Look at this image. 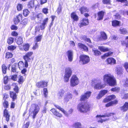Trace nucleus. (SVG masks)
Returning a JSON list of instances; mask_svg holds the SVG:
<instances>
[{
    "label": "nucleus",
    "mask_w": 128,
    "mask_h": 128,
    "mask_svg": "<svg viewBox=\"0 0 128 128\" xmlns=\"http://www.w3.org/2000/svg\"><path fill=\"white\" fill-rule=\"evenodd\" d=\"M103 80L111 86H114L116 84L115 79L113 76L110 74H107L104 76Z\"/></svg>",
    "instance_id": "obj_1"
},
{
    "label": "nucleus",
    "mask_w": 128,
    "mask_h": 128,
    "mask_svg": "<svg viewBox=\"0 0 128 128\" xmlns=\"http://www.w3.org/2000/svg\"><path fill=\"white\" fill-rule=\"evenodd\" d=\"M114 113H106L104 115H97L96 118H97L98 121L99 122L102 123L104 122L106 120H108L109 119H102V117H105L107 116L109 117L111 116H113L112 120H115L117 119V118L115 116Z\"/></svg>",
    "instance_id": "obj_2"
},
{
    "label": "nucleus",
    "mask_w": 128,
    "mask_h": 128,
    "mask_svg": "<svg viewBox=\"0 0 128 128\" xmlns=\"http://www.w3.org/2000/svg\"><path fill=\"white\" fill-rule=\"evenodd\" d=\"M40 108L39 106L36 104H32L29 110L30 112L32 113L33 118H34L37 114L38 113Z\"/></svg>",
    "instance_id": "obj_3"
},
{
    "label": "nucleus",
    "mask_w": 128,
    "mask_h": 128,
    "mask_svg": "<svg viewBox=\"0 0 128 128\" xmlns=\"http://www.w3.org/2000/svg\"><path fill=\"white\" fill-rule=\"evenodd\" d=\"M91 82V85L94 86V89L100 90L104 87L101 84V82L99 80L94 79Z\"/></svg>",
    "instance_id": "obj_4"
},
{
    "label": "nucleus",
    "mask_w": 128,
    "mask_h": 128,
    "mask_svg": "<svg viewBox=\"0 0 128 128\" xmlns=\"http://www.w3.org/2000/svg\"><path fill=\"white\" fill-rule=\"evenodd\" d=\"M72 73L71 69L69 68H66L64 77V81L65 82L69 81V79L71 76Z\"/></svg>",
    "instance_id": "obj_5"
},
{
    "label": "nucleus",
    "mask_w": 128,
    "mask_h": 128,
    "mask_svg": "<svg viewBox=\"0 0 128 128\" xmlns=\"http://www.w3.org/2000/svg\"><path fill=\"white\" fill-rule=\"evenodd\" d=\"M78 78L75 75H73L70 80V86L71 87H74L77 85L79 83Z\"/></svg>",
    "instance_id": "obj_6"
},
{
    "label": "nucleus",
    "mask_w": 128,
    "mask_h": 128,
    "mask_svg": "<svg viewBox=\"0 0 128 128\" xmlns=\"http://www.w3.org/2000/svg\"><path fill=\"white\" fill-rule=\"evenodd\" d=\"M33 54V52H30L26 53L23 56V58L25 60V66L26 68L28 66V62H31V60L30 57Z\"/></svg>",
    "instance_id": "obj_7"
},
{
    "label": "nucleus",
    "mask_w": 128,
    "mask_h": 128,
    "mask_svg": "<svg viewBox=\"0 0 128 128\" xmlns=\"http://www.w3.org/2000/svg\"><path fill=\"white\" fill-rule=\"evenodd\" d=\"M89 106L87 104H79L78 106V109L81 112H86L89 111Z\"/></svg>",
    "instance_id": "obj_8"
},
{
    "label": "nucleus",
    "mask_w": 128,
    "mask_h": 128,
    "mask_svg": "<svg viewBox=\"0 0 128 128\" xmlns=\"http://www.w3.org/2000/svg\"><path fill=\"white\" fill-rule=\"evenodd\" d=\"M90 60V58L87 56L82 55L80 56V62L83 64L88 63Z\"/></svg>",
    "instance_id": "obj_9"
},
{
    "label": "nucleus",
    "mask_w": 128,
    "mask_h": 128,
    "mask_svg": "<svg viewBox=\"0 0 128 128\" xmlns=\"http://www.w3.org/2000/svg\"><path fill=\"white\" fill-rule=\"evenodd\" d=\"M91 93L90 92H87L83 95H82L80 97V100L84 101L88 99L90 96Z\"/></svg>",
    "instance_id": "obj_10"
},
{
    "label": "nucleus",
    "mask_w": 128,
    "mask_h": 128,
    "mask_svg": "<svg viewBox=\"0 0 128 128\" xmlns=\"http://www.w3.org/2000/svg\"><path fill=\"white\" fill-rule=\"evenodd\" d=\"M66 54L68 57V60L70 62H72L73 57V51L71 50H69L66 52Z\"/></svg>",
    "instance_id": "obj_11"
},
{
    "label": "nucleus",
    "mask_w": 128,
    "mask_h": 128,
    "mask_svg": "<svg viewBox=\"0 0 128 128\" xmlns=\"http://www.w3.org/2000/svg\"><path fill=\"white\" fill-rule=\"evenodd\" d=\"M48 82L47 81L40 82L36 84V86L39 88H43L47 86Z\"/></svg>",
    "instance_id": "obj_12"
},
{
    "label": "nucleus",
    "mask_w": 128,
    "mask_h": 128,
    "mask_svg": "<svg viewBox=\"0 0 128 128\" xmlns=\"http://www.w3.org/2000/svg\"><path fill=\"white\" fill-rule=\"evenodd\" d=\"M88 24V19L87 18H84L80 21V23L78 24L79 26L81 27L83 26H86Z\"/></svg>",
    "instance_id": "obj_13"
},
{
    "label": "nucleus",
    "mask_w": 128,
    "mask_h": 128,
    "mask_svg": "<svg viewBox=\"0 0 128 128\" xmlns=\"http://www.w3.org/2000/svg\"><path fill=\"white\" fill-rule=\"evenodd\" d=\"M108 92V90H102L100 91L99 94L98 95L96 98L97 99H99L104 96Z\"/></svg>",
    "instance_id": "obj_14"
},
{
    "label": "nucleus",
    "mask_w": 128,
    "mask_h": 128,
    "mask_svg": "<svg viewBox=\"0 0 128 128\" xmlns=\"http://www.w3.org/2000/svg\"><path fill=\"white\" fill-rule=\"evenodd\" d=\"M4 116L6 118V120L7 122L9 121L10 115L9 114V112L6 108H5L4 110Z\"/></svg>",
    "instance_id": "obj_15"
},
{
    "label": "nucleus",
    "mask_w": 128,
    "mask_h": 128,
    "mask_svg": "<svg viewBox=\"0 0 128 128\" xmlns=\"http://www.w3.org/2000/svg\"><path fill=\"white\" fill-rule=\"evenodd\" d=\"M22 19V14H20L16 16L14 18V22L15 24H17L19 23Z\"/></svg>",
    "instance_id": "obj_16"
},
{
    "label": "nucleus",
    "mask_w": 128,
    "mask_h": 128,
    "mask_svg": "<svg viewBox=\"0 0 128 128\" xmlns=\"http://www.w3.org/2000/svg\"><path fill=\"white\" fill-rule=\"evenodd\" d=\"M48 18H46L43 20V22L40 25V28L41 30H42L45 29L46 25L48 22Z\"/></svg>",
    "instance_id": "obj_17"
},
{
    "label": "nucleus",
    "mask_w": 128,
    "mask_h": 128,
    "mask_svg": "<svg viewBox=\"0 0 128 128\" xmlns=\"http://www.w3.org/2000/svg\"><path fill=\"white\" fill-rule=\"evenodd\" d=\"M72 94L70 92H68L66 95L64 99V102H68L70 99H71L72 98Z\"/></svg>",
    "instance_id": "obj_18"
},
{
    "label": "nucleus",
    "mask_w": 128,
    "mask_h": 128,
    "mask_svg": "<svg viewBox=\"0 0 128 128\" xmlns=\"http://www.w3.org/2000/svg\"><path fill=\"white\" fill-rule=\"evenodd\" d=\"M121 109L123 112H126L128 110V101L125 102L124 105L121 107Z\"/></svg>",
    "instance_id": "obj_19"
},
{
    "label": "nucleus",
    "mask_w": 128,
    "mask_h": 128,
    "mask_svg": "<svg viewBox=\"0 0 128 128\" xmlns=\"http://www.w3.org/2000/svg\"><path fill=\"white\" fill-rule=\"evenodd\" d=\"M106 62L108 64H113L116 63V60L114 58H109L106 60Z\"/></svg>",
    "instance_id": "obj_20"
},
{
    "label": "nucleus",
    "mask_w": 128,
    "mask_h": 128,
    "mask_svg": "<svg viewBox=\"0 0 128 128\" xmlns=\"http://www.w3.org/2000/svg\"><path fill=\"white\" fill-rule=\"evenodd\" d=\"M64 92L65 91L64 90H60L57 94V97L58 99L59 100L61 99L64 96Z\"/></svg>",
    "instance_id": "obj_21"
},
{
    "label": "nucleus",
    "mask_w": 128,
    "mask_h": 128,
    "mask_svg": "<svg viewBox=\"0 0 128 128\" xmlns=\"http://www.w3.org/2000/svg\"><path fill=\"white\" fill-rule=\"evenodd\" d=\"M107 37L106 34L104 32H101V36L99 38L100 40H105L107 39Z\"/></svg>",
    "instance_id": "obj_22"
},
{
    "label": "nucleus",
    "mask_w": 128,
    "mask_h": 128,
    "mask_svg": "<svg viewBox=\"0 0 128 128\" xmlns=\"http://www.w3.org/2000/svg\"><path fill=\"white\" fill-rule=\"evenodd\" d=\"M50 111L54 114V115L60 118L62 116V115L59 112L56 110L55 109L53 108Z\"/></svg>",
    "instance_id": "obj_23"
},
{
    "label": "nucleus",
    "mask_w": 128,
    "mask_h": 128,
    "mask_svg": "<svg viewBox=\"0 0 128 128\" xmlns=\"http://www.w3.org/2000/svg\"><path fill=\"white\" fill-rule=\"evenodd\" d=\"M72 128H84L82 127L81 123L79 122L74 123L72 125Z\"/></svg>",
    "instance_id": "obj_24"
},
{
    "label": "nucleus",
    "mask_w": 128,
    "mask_h": 128,
    "mask_svg": "<svg viewBox=\"0 0 128 128\" xmlns=\"http://www.w3.org/2000/svg\"><path fill=\"white\" fill-rule=\"evenodd\" d=\"M115 98L116 96L115 95H112L108 96L106 99H105L104 101L105 102H108L110 100L114 99Z\"/></svg>",
    "instance_id": "obj_25"
},
{
    "label": "nucleus",
    "mask_w": 128,
    "mask_h": 128,
    "mask_svg": "<svg viewBox=\"0 0 128 128\" xmlns=\"http://www.w3.org/2000/svg\"><path fill=\"white\" fill-rule=\"evenodd\" d=\"M78 47L83 50L87 51L88 50V49L87 47L81 43H79L78 44Z\"/></svg>",
    "instance_id": "obj_26"
},
{
    "label": "nucleus",
    "mask_w": 128,
    "mask_h": 128,
    "mask_svg": "<svg viewBox=\"0 0 128 128\" xmlns=\"http://www.w3.org/2000/svg\"><path fill=\"white\" fill-rule=\"evenodd\" d=\"M104 15V12L102 11L99 12L98 13L97 20H102Z\"/></svg>",
    "instance_id": "obj_27"
},
{
    "label": "nucleus",
    "mask_w": 128,
    "mask_h": 128,
    "mask_svg": "<svg viewBox=\"0 0 128 128\" xmlns=\"http://www.w3.org/2000/svg\"><path fill=\"white\" fill-rule=\"evenodd\" d=\"M27 6L29 8H33L34 7V1L31 0L28 2L27 4Z\"/></svg>",
    "instance_id": "obj_28"
},
{
    "label": "nucleus",
    "mask_w": 128,
    "mask_h": 128,
    "mask_svg": "<svg viewBox=\"0 0 128 128\" xmlns=\"http://www.w3.org/2000/svg\"><path fill=\"white\" fill-rule=\"evenodd\" d=\"M10 97L12 98L13 101H14L16 98L17 95L16 93L12 91L10 92Z\"/></svg>",
    "instance_id": "obj_29"
},
{
    "label": "nucleus",
    "mask_w": 128,
    "mask_h": 128,
    "mask_svg": "<svg viewBox=\"0 0 128 128\" xmlns=\"http://www.w3.org/2000/svg\"><path fill=\"white\" fill-rule=\"evenodd\" d=\"M71 18L74 21H77L78 20V18L75 13H72L71 14Z\"/></svg>",
    "instance_id": "obj_30"
},
{
    "label": "nucleus",
    "mask_w": 128,
    "mask_h": 128,
    "mask_svg": "<svg viewBox=\"0 0 128 128\" xmlns=\"http://www.w3.org/2000/svg\"><path fill=\"white\" fill-rule=\"evenodd\" d=\"M16 42L19 45L23 43L22 38L20 36L16 38Z\"/></svg>",
    "instance_id": "obj_31"
},
{
    "label": "nucleus",
    "mask_w": 128,
    "mask_h": 128,
    "mask_svg": "<svg viewBox=\"0 0 128 128\" xmlns=\"http://www.w3.org/2000/svg\"><path fill=\"white\" fill-rule=\"evenodd\" d=\"M18 65L19 69L22 70L24 68L25 64H24L22 61H20L18 63ZM24 67H26L25 66Z\"/></svg>",
    "instance_id": "obj_32"
},
{
    "label": "nucleus",
    "mask_w": 128,
    "mask_h": 128,
    "mask_svg": "<svg viewBox=\"0 0 128 128\" xmlns=\"http://www.w3.org/2000/svg\"><path fill=\"white\" fill-rule=\"evenodd\" d=\"M117 100H115L114 101L108 103L106 104V107H108L109 106H112L114 104H117Z\"/></svg>",
    "instance_id": "obj_33"
},
{
    "label": "nucleus",
    "mask_w": 128,
    "mask_h": 128,
    "mask_svg": "<svg viewBox=\"0 0 128 128\" xmlns=\"http://www.w3.org/2000/svg\"><path fill=\"white\" fill-rule=\"evenodd\" d=\"M55 106L58 109L61 111L65 115H67L68 114L67 112L64 110V109L62 108H61L58 105H55Z\"/></svg>",
    "instance_id": "obj_34"
},
{
    "label": "nucleus",
    "mask_w": 128,
    "mask_h": 128,
    "mask_svg": "<svg viewBox=\"0 0 128 128\" xmlns=\"http://www.w3.org/2000/svg\"><path fill=\"white\" fill-rule=\"evenodd\" d=\"M81 14H82L84 12L88 11V9L86 7L84 6H82L79 9Z\"/></svg>",
    "instance_id": "obj_35"
},
{
    "label": "nucleus",
    "mask_w": 128,
    "mask_h": 128,
    "mask_svg": "<svg viewBox=\"0 0 128 128\" xmlns=\"http://www.w3.org/2000/svg\"><path fill=\"white\" fill-rule=\"evenodd\" d=\"M98 49L101 51L105 52L108 51V48H106L102 46H100L98 47Z\"/></svg>",
    "instance_id": "obj_36"
},
{
    "label": "nucleus",
    "mask_w": 128,
    "mask_h": 128,
    "mask_svg": "<svg viewBox=\"0 0 128 128\" xmlns=\"http://www.w3.org/2000/svg\"><path fill=\"white\" fill-rule=\"evenodd\" d=\"M12 86L14 87V90L17 93L18 92V87L17 84L15 83L12 84Z\"/></svg>",
    "instance_id": "obj_37"
},
{
    "label": "nucleus",
    "mask_w": 128,
    "mask_h": 128,
    "mask_svg": "<svg viewBox=\"0 0 128 128\" xmlns=\"http://www.w3.org/2000/svg\"><path fill=\"white\" fill-rule=\"evenodd\" d=\"M42 14H39L37 15L36 17L37 18L38 22H41L42 19Z\"/></svg>",
    "instance_id": "obj_38"
},
{
    "label": "nucleus",
    "mask_w": 128,
    "mask_h": 128,
    "mask_svg": "<svg viewBox=\"0 0 128 128\" xmlns=\"http://www.w3.org/2000/svg\"><path fill=\"white\" fill-rule=\"evenodd\" d=\"M123 83V86L124 87H128V78H126V80L122 81Z\"/></svg>",
    "instance_id": "obj_39"
},
{
    "label": "nucleus",
    "mask_w": 128,
    "mask_h": 128,
    "mask_svg": "<svg viewBox=\"0 0 128 128\" xmlns=\"http://www.w3.org/2000/svg\"><path fill=\"white\" fill-rule=\"evenodd\" d=\"M2 68L3 73L4 74H6L7 67L4 64H2Z\"/></svg>",
    "instance_id": "obj_40"
},
{
    "label": "nucleus",
    "mask_w": 128,
    "mask_h": 128,
    "mask_svg": "<svg viewBox=\"0 0 128 128\" xmlns=\"http://www.w3.org/2000/svg\"><path fill=\"white\" fill-rule=\"evenodd\" d=\"M13 56L12 53L10 52H7L6 54L5 57L6 58L8 59L12 58Z\"/></svg>",
    "instance_id": "obj_41"
},
{
    "label": "nucleus",
    "mask_w": 128,
    "mask_h": 128,
    "mask_svg": "<svg viewBox=\"0 0 128 128\" xmlns=\"http://www.w3.org/2000/svg\"><path fill=\"white\" fill-rule=\"evenodd\" d=\"M92 51L94 52V54L95 56H98L100 55L101 54L100 52L97 50H94L92 49Z\"/></svg>",
    "instance_id": "obj_42"
},
{
    "label": "nucleus",
    "mask_w": 128,
    "mask_h": 128,
    "mask_svg": "<svg viewBox=\"0 0 128 128\" xmlns=\"http://www.w3.org/2000/svg\"><path fill=\"white\" fill-rule=\"evenodd\" d=\"M42 36H39L35 38L34 42H40L41 41Z\"/></svg>",
    "instance_id": "obj_43"
},
{
    "label": "nucleus",
    "mask_w": 128,
    "mask_h": 128,
    "mask_svg": "<svg viewBox=\"0 0 128 128\" xmlns=\"http://www.w3.org/2000/svg\"><path fill=\"white\" fill-rule=\"evenodd\" d=\"M17 10L18 11L21 10L23 8V5L21 4H18L16 6Z\"/></svg>",
    "instance_id": "obj_44"
},
{
    "label": "nucleus",
    "mask_w": 128,
    "mask_h": 128,
    "mask_svg": "<svg viewBox=\"0 0 128 128\" xmlns=\"http://www.w3.org/2000/svg\"><path fill=\"white\" fill-rule=\"evenodd\" d=\"M16 48V46L11 45L10 46H9L8 48V50L13 51L15 50Z\"/></svg>",
    "instance_id": "obj_45"
},
{
    "label": "nucleus",
    "mask_w": 128,
    "mask_h": 128,
    "mask_svg": "<svg viewBox=\"0 0 128 128\" xmlns=\"http://www.w3.org/2000/svg\"><path fill=\"white\" fill-rule=\"evenodd\" d=\"M112 25L114 26H118L119 24V22L116 20L112 21Z\"/></svg>",
    "instance_id": "obj_46"
},
{
    "label": "nucleus",
    "mask_w": 128,
    "mask_h": 128,
    "mask_svg": "<svg viewBox=\"0 0 128 128\" xmlns=\"http://www.w3.org/2000/svg\"><path fill=\"white\" fill-rule=\"evenodd\" d=\"M14 40V38L12 37H10L8 38L7 43L9 44H12Z\"/></svg>",
    "instance_id": "obj_47"
},
{
    "label": "nucleus",
    "mask_w": 128,
    "mask_h": 128,
    "mask_svg": "<svg viewBox=\"0 0 128 128\" xmlns=\"http://www.w3.org/2000/svg\"><path fill=\"white\" fill-rule=\"evenodd\" d=\"M24 49L25 51H27L28 50L30 45L28 44H26L23 46Z\"/></svg>",
    "instance_id": "obj_48"
},
{
    "label": "nucleus",
    "mask_w": 128,
    "mask_h": 128,
    "mask_svg": "<svg viewBox=\"0 0 128 128\" xmlns=\"http://www.w3.org/2000/svg\"><path fill=\"white\" fill-rule=\"evenodd\" d=\"M30 13V12L28 9H24L23 10V14L25 16H27Z\"/></svg>",
    "instance_id": "obj_49"
},
{
    "label": "nucleus",
    "mask_w": 128,
    "mask_h": 128,
    "mask_svg": "<svg viewBox=\"0 0 128 128\" xmlns=\"http://www.w3.org/2000/svg\"><path fill=\"white\" fill-rule=\"evenodd\" d=\"M116 74L118 76L120 74V66H118L116 68Z\"/></svg>",
    "instance_id": "obj_50"
},
{
    "label": "nucleus",
    "mask_w": 128,
    "mask_h": 128,
    "mask_svg": "<svg viewBox=\"0 0 128 128\" xmlns=\"http://www.w3.org/2000/svg\"><path fill=\"white\" fill-rule=\"evenodd\" d=\"M128 33L127 30L126 28H123L120 29V33L123 34H126Z\"/></svg>",
    "instance_id": "obj_51"
},
{
    "label": "nucleus",
    "mask_w": 128,
    "mask_h": 128,
    "mask_svg": "<svg viewBox=\"0 0 128 128\" xmlns=\"http://www.w3.org/2000/svg\"><path fill=\"white\" fill-rule=\"evenodd\" d=\"M3 105L4 107L5 108H8V102L5 100L3 102Z\"/></svg>",
    "instance_id": "obj_52"
},
{
    "label": "nucleus",
    "mask_w": 128,
    "mask_h": 128,
    "mask_svg": "<svg viewBox=\"0 0 128 128\" xmlns=\"http://www.w3.org/2000/svg\"><path fill=\"white\" fill-rule=\"evenodd\" d=\"M43 94L44 95L45 97H46L48 94V91L47 89L44 88L43 89Z\"/></svg>",
    "instance_id": "obj_53"
},
{
    "label": "nucleus",
    "mask_w": 128,
    "mask_h": 128,
    "mask_svg": "<svg viewBox=\"0 0 128 128\" xmlns=\"http://www.w3.org/2000/svg\"><path fill=\"white\" fill-rule=\"evenodd\" d=\"M28 20L27 19H25L23 20L21 23V24L24 25H26L27 24Z\"/></svg>",
    "instance_id": "obj_54"
},
{
    "label": "nucleus",
    "mask_w": 128,
    "mask_h": 128,
    "mask_svg": "<svg viewBox=\"0 0 128 128\" xmlns=\"http://www.w3.org/2000/svg\"><path fill=\"white\" fill-rule=\"evenodd\" d=\"M48 10L47 8H44L42 9V12L44 14H46L48 13Z\"/></svg>",
    "instance_id": "obj_55"
},
{
    "label": "nucleus",
    "mask_w": 128,
    "mask_h": 128,
    "mask_svg": "<svg viewBox=\"0 0 128 128\" xmlns=\"http://www.w3.org/2000/svg\"><path fill=\"white\" fill-rule=\"evenodd\" d=\"M11 79L14 81H16L17 79V76L16 75H14L12 76L11 77Z\"/></svg>",
    "instance_id": "obj_56"
},
{
    "label": "nucleus",
    "mask_w": 128,
    "mask_h": 128,
    "mask_svg": "<svg viewBox=\"0 0 128 128\" xmlns=\"http://www.w3.org/2000/svg\"><path fill=\"white\" fill-rule=\"evenodd\" d=\"M38 47V43L37 42H34V44L33 47H32V49L33 50H35Z\"/></svg>",
    "instance_id": "obj_57"
},
{
    "label": "nucleus",
    "mask_w": 128,
    "mask_h": 128,
    "mask_svg": "<svg viewBox=\"0 0 128 128\" xmlns=\"http://www.w3.org/2000/svg\"><path fill=\"white\" fill-rule=\"evenodd\" d=\"M113 53V52H110L108 53H106L104 55V57H107L108 56H110Z\"/></svg>",
    "instance_id": "obj_58"
},
{
    "label": "nucleus",
    "mask_w": 128,
    "mask_h": 128,
    "mask_svg": "<svg viewBox=\"0 0 128 128\" xmlns=\"http://www.w3.org/2000/svg\"><path fill=\"white\" fill-rule=\"evenodd\" d=\"M4 83L5 84H6L8 80V76H5L4 78Z\"/></svg>",
    "instance_id": "obj_59"
},
{
    "label": "nucleus",
    "mask_w": 128,
    "mask_h": 128,
    "mask_svg": "<svg viewBox=\"0 0 128 128\" xmlns=\"http://www.w3.org/2000/svg\"><path fill=\"white\" fill-rule=\"evenodd\" d=\"M124 66L126 71L128 72V62L125 63L124 65Z\"/></svg>",
    "instance_id": "obj_60"
},
{
    "label": "nucleus",
    "mask_w": 128,
    "mask_h": 128,
    "mask_svg": "<svg viewBox=\"0 0 128 128\" xmlns=\"http://www.w3.org/2000/svg\"><path fill=\"white\" fill-rule=\"evenodd\" d=\"M24 81L23 78L22 76H20L18 79V82L22 83Z\"/></svg>",
    "instance_id": "obj_61"
},
{
    "label": "nucleus",
    "mask_w": 128,
    "mask_h": 128,
    "mask_svg": "<svg viewBox=\"0 0 128 128\" xmlns=\"http://www.w3.org/2000/svg\"><path fill=\"white\" fill-rule=\"evenodd\" d=\"M62 11V7L60 6L58 8L57 10V12L58 14H60Z\"/></svg>",
    "instance_id": "obj_62"
},
{
    "label": "nucleus",
    "mask_w": 128,
    "mask_h": 128,
    "mask_svg": "<svg viewBox=\"0 0 128 128\" xmlns=\"http://www.w3.org/2000/svg\"><path fill=\"white\" fill-rule=\"evenodd\" d=\"M12 71L13 72H16V66L14 65L12 66Z\"/></svg>",
    "instance_id": "obj_63"
},
{
    "label": "nucleus",
    "mask_w": 128,
    "mask_h": 128,
    "mask_svg": "<svg viewBox=\"0 0 128 128\" xmlns=\"http://www.w3.org/2000/svg\"><path fill=\"white\" fill-rule=\"evenodd\" d=\"M111 91L113 92H118L119 90V89L118 88H112L111 90Z\"/></svg>",
    "instance_id": "obj_64"
}]
</instances>
